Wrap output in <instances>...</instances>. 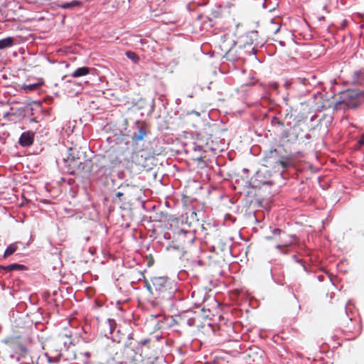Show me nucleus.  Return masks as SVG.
I'll return each instance as SVG.
<instances>
[{
	"label": "nucleus",
	"mask_w": 364,
	"mask_h": 364,
	"mask_svg": "<svg viewBox=\"0 0 364 364\" xmlns=\"http://www.w3.org/2000/svg\"><path fill=\"white\" fill-rule=\"evenodd\" d=\"M120 160L113 153L99 156L96 161L92 163L90 158L87 157L85 151L80 149L70 148V153L65 163L68 166V171L72 175L90 173L95 171L96 173H105L108 169L120 164Z\"/></svg>",
	"instance_id": "nucleus-1"
},
{
	"label": "nucleus",
	"mask_w": 364,
	"mask_h": 364,
	"mask_svg": "<svg viewBox=\"0 0 364 364\" xmlns=\"http://www.w3.org/2000/svg\"><path fill=\"white\" fill-rule=\"evenodd\" d=\"M43 85V81L42 80H40L39 82L33 84H29V85H23V89L26 92H32L34 90H36L39 87Z\"/></svg>",
	"instance_id": "nucleus-18"
},
{
	"label": "nucleus",
	"mask_w": 364,
	"mask_h": 364,
	"mask_svg": "<svg viewBox=\"0 0 364 364\" xmlns=\"http://www.w3.org/2000/svg\"><path fill=\"white\" fill-rule=\"evenodd\" d=\"M275 120L277 121V124H279V126H284V123L277 120V119H275Z\"/></svg>",
	"instance_id": "nucleus-29"
},
{
	"label": "nucleus",
	"mask_w": 364,
	"mask_h": 364,
	"mask_svg": "<svg viewBox=\"0 0 364 364\" xmlns=\"http://www.w3.org/2000/svg\"><path fill=\"white\" fill-rule=\"evenodd\" d=\"M352 83L354 85H364V72L360 70L354 72L352 76Z\"/></svg>",
	"instance_id": "nucleus-13"
},
{
	"label": "nucleus",
	"mask_w": 364,
	"mask_h": 364,
	"mask_svg": "<svg viewBox=\"0 0 364 364\" xmlns=\"http://www.w3.org/2000/svg\"><path fill=\"white\" fill-rule=\"evenodd\" d=\"M123 195H124V193H122V192H117V193H116V197H117V198H119V200H121V197H122V196H123Z\"/></svg>",
	"instance_id": "nucleus-26"
},
{
	"label": "nucleus",
	"mask_w": 364,
	"mask_h": 364,
	"mask_svg": "<svg viewBox=\"0 0 364 364\" xmlns=\"http://www.w3.org/2000/svg\"><path fill=\"white\" fill-rule=\"evenodd\" d=\"M139 344L141 347V354L144 353L148 358L156 356V350L159 348V339L157 337L141 339L139 341Z\"/></svg>",
	"instance_id": "nucleus-5"
},
{
	"label": "nucleus",
	"mask_w": 364,
	"mask_h": 364,
	"mask_svg": "<svg viewBox=\"0 0 364 364\" xmlns=\"http://www.w3.org/2000/svg\"><path fill=\"white\" fill-rule=\"evenodd\" d=\"M257 33V31H251L250 33H249V35L250 36V37H252L253 36H256Z\"/></svg>",
	"instance_id": "nucleus-28"
},
{
	"label": "nucleus",
	"mask_w": 364,
	"mask_h": 364,
	"mask_svg": "<svg viewBox=\"0 0 364 364\" xmlns=\"http://www.w3.org/2000/svg\"><path fill=\"white\" fill-rule=\"evenodd\" d=\"M0 269H2L6 272H12V271H22L26 270L27 268L23 264H11L7 266L0 265Z\"/></svg>",
	"instance_id": "nucleus-14"
},
{
	"label": "nucleus",
	"mask_w": 364,
	"mask_h": 364,
	"mask_svg": "<svg viewBox=\"0 0 364 364\" xmlns=\"http://www.w3.org/2000/svg\"><path fill=\"white\" fill-rule=\"evenodd\" d=\"M125 55L129 59L132 60L134 63H137L139 60V57L138 56V55L133 51H127Z\"/></svg>",
	"instance_id": "nucleus-19"
},
{
	"label": "nucleus",
	"mask_w": 364,
	"mask_h": 364,
	"mask_svg": "<svg viewBox=\"0 0 364 364\" xmlns=\"http://www.w3.org/2000/svg\"><path fill=\"white\" fill-rule=\"evenodd\" d=\"M138 130L133 134L132 140L139 141L143 140L145 136L150 132L149 128L144 122H136Z\"/></svg>",
	"instance_id": "nucleus-10"
},
{
	"label": "nucleus",
	"mask_w": 364,
	"mask_h": 364,
	"mask_svg": "<svg viewBox=\"0 0 364 364\" xmlns=\"http://www.w3.org/2000/svg\"><path fill=\"white\" fill-rule=\"evenodd\" d=\"M82 355L87 358H90L91 356V353L90 352L83 353Z\"/></svg>",
	"instance_id": "nucleus-27"
},
{
	"label": "nucleus",
	"mask_w": 364,
	"mask_h": 364,
	"mask_svg": "<svg viewBox=\"0 0 364 364\" xmlns=\"http://www.w3.org/2000/svg\"><path fill=\"white\" fill-rule=\"evenodd\" d=\"M14 38L13 37H7L0 40V50L13 46Z\"/></svg>",
	"instance_id": "nucleus-16"
},
{
	"label": "nucleus",
	"mask_w": 364,
	"mask_h": 364,
	"mask_svg": "<svg viewBox=\"0 0 364 364\" xmlns=\"http://www.w3.org/2000/svg\"><path fill=\"white\" fill-rule=\"evenodd\" d=\"M35 133L32 131L25 132L21 134L19 138V144L22 146H29L33 144Z\"/></svg>",
	"instance_id": "nucleus-11"
},
{
	"label": "nucleus",
	"mask_w": 364,
	"mask_h": 364,
	"mask_svg": "<svg viewBox=\"0 0 364 364\" xmlns=\"http://www.w3.org/2000/svg\"><path fill=\"white\" fill-rule=\"evenodd\" d=\"M2 11H3L2 8L0 7V14L1 15ZM3 21V17L2 18L0 17V21Z\"/></svg>",
	"instance_id": "nucleus-30"
},
{
	"label": "nucleus",
	"mask_w": 364,
	"mask_h": 364,
	"mask_svg": "<svg viewBox=\"0 0 364 364\" xmlns=\"http://www.w3.org/2000/svg\"><path fill=\"white\" fill-rule=\"evenodd\" d=\"M205 157V155H203V154H200L199 156H198L195 160L198 161H203V159Z\"/></svg>",
	"instance_id": "nucleus-23"
},
{
	"label": "nucleus",
	"mask_w": 364,
	"mask_h": 364,
	"mask_svg": "<svg viewBox=\"0 0 364 364\" xmlns=\"http://www.w3.org/2000/svg\"><path fill=\"white\" fill-rule=\"evenodd\" d=\"M92 68L88 67H81L76 69L70 76L73 77H80L88 75Z\"/></svg>",
	"instance_id": "nucleus-15"
},
{
	"label": "nucleus",
	"mask_w": 364,
	"mask_h": 364,
	"mask_svg": "<svg viewBox=\"0 0 364 364\" xmlns=\"http://www.w3.org/2000/svg\"><path fill=\"white\" fill-rule=\"evenodd\" d=\"M48 361L50 363H51V362L54 361V360H53V358L51 357L48 356Z\"/></svg>",
	"instance_id": "nucleus-32"
},
{
	"label": "nucleus",
	"mask_w": 364,
	"mask_h": 364,
	"mask_svg": "<svg viewBox=\"0 0 364 364\" xmlns=\"http://www.w3.org/2000/svg\"><path fill=\"white\" fill-rule=\"evenodd\" d=\"M216 47L220 50L222 55H226L229 60H235L233 54L237 52L241 47H236L234 41L225 34L220 35L215 40Z\"/></svg>",
	"instance_id": "nucleus-2"
},
{
	"label": "nucleus",
	"mask_w": 364,
	"mask_h": 364,
	"mask_svg": "<svg viewBox=\"0 0 364 364\" xmlns=\"http://www.w3.org/2000/svg\"><path fill=\"white\" fill-rule=\"evenodd\" d=\"M18 249V242L10 244L6 249L3 257L6 258L13 255Z\"/></svg>",
	"instance_id": "nucleus-17"
},
{
	"label": "nucleus",
	"mask_w": 364,
	"mask_h": 364,
	"mask_svg": "<svg viewBox=\"0 0 364 364\" xmlns=\"http://www.w3.org/2000/svg\"><path fill=\"white\" fill-rule=\"evenodd\" d=\"M343 102L348 108L355 109L364 103V92L347 91Z\"/></svg>",
	"instance_id": "nucleus-7"
},
{
	"label": "nucleus",
	"mask_w": 364,
	"mask_h": 364,
	"mask_svg": "<svg viewBox=\"0 0 364 364\" xmlns=\"http://www.w3.org/2000/svg\"><path fill=\"white\" fill-rule=\"evenodd\" d=\"M187 218L190 220V223H197L199 221V219L198 218V214L195 210L191 211Z\"/></svg>",
	"instance_id": "nucleus-20"
},
{
	"label": "nucleus",
	"mask_w": 364,
	"mask_h": 364,
	"mask_svg": "<svg viewBox=\"0 0 364 364\" xmlns=\"http://www.w3.org/2000/svg\"><path fill=\"white\" fill-rule=\"evenodd\" d=\"M131 168L135 165L138 168H146L148 166L147 158L144 156L142 151H134L131 156Z\"/></svg>",
	"instance_id": "nucleus-9"
},
{
	"label": "nucleus",
	"mask_w": 364,
	"mask_h": 364,
	"mask_svg": "<svg viewBox=\"0 0 364 364\" xmlns=\"http://www.w3.org/2000/svg\"><path fill=\"white\" fill-rule=\"evenodd\" d=\"M83 4L80 0H73L70 2L63 3L58 2L57 6L63 9H74L75 8H81Z\"/></svg>",
	"instance_id": "nucleus-12"
},
{
	"label": "nucleus",
	"mask_w": 364,
	"mask_h": 364,
	"mask_svg": "<svg viewBox=\"0 0 364 364\" xmlns=\"http://www.w3.org/2000/svg\"><path fill=\"white\" fill-rule=\"evenodd\" d=\"M247 43H248L247 42H246ZM250 45L253 43V41H252L250 43H249Z\"/></svg>",
	"instance_id": "nucleus-33"
},
{
	"label": "nucleus",
	"mask_w": 364,
	"mask_h": 364,
	"mask_svg": "<svg viewBox=\"0 0 364 364\" xmlns=\"http://www.w3.org/2000/svg\"><path fill=\"white\" fill-rule=\"evenodd\" d=\"M267 240H274L276 247L279 250L287 247L295 242V237L289 235L281 229L275 228L272 230V235L265 237Z\"/></svg>",
	"instance_id": "nucleus-3"
},
{
	"label": "nucleus",
	"mask_w": 364,
	"mask_h": 364,
	"mask_svg": "<svg viewBox=\"0 0 364 364\" xmlns=\"http://www.w3.org/2000/svg\"><path fill=\"white\" fill-rule=\"evenodd\" d=\"M154 258L151 256L150 258L147 260V266L151 267L154 264Z\"/></svg>",
	"instance_id": "nucleus-22"
},
{
	"label": "nucleus",
	"mask_w": 364,
	"mask_h": 364,
	"mask_svg": "<svg viewBox=\"0 0 364 364\" xmlns=\"http://www.w3.org/2000/svg\"><path fill=\"white\" fill-rule=\"evenodd\" d=\"M277 150H272L270 151L269 159H274L273 164L272 165L274 169H279V167L282 168L283 170L287 168L291 165V158L288 156H281L278 159H276Z\"/></svg>",
	"instance_id": "nucleus-8"
},
{
	"label": "nucleus",
	"mask_w": 364,
	"mask_h": 364,
	"mask_svg": "<svg viewBox=\"0 0 364 364\" xmlns=\"http://www.w3.org/2000/svg\"><path fill=\"white\" fill-rule=\"evenodd\" d=\"M20 336H11L6 337L2 342L10 348L14 353H19L22 356L28 354L27 348L21 343Z\"/></svg>",
	"instance_id": "nucleus-4"
},
{
	"label": "nucleus",
	"mask_w": 364,
	"mask_h": 364,
	"mask_svg": "<svg viewBox=\"0 0 364 364\" xmlns=\"http://www.w3.org/2000/svg\"><path fill=\"white\" fill-rule=\"evenodd\" d=\"M358 144L360 146H364V134L363 136H361L360 139L358 141Z\"/></svg>",
	"instance_id": "nucleus-24"
},
{
	"label": "nucleus",
	"mask_w": 364,
	"mask_h": 364,
	"mask_svg": "<svg viewBox=\"0 0 364 364\" xmlns=\"http://www.w3.org/2000/svg\"><path fill=\"white\" fill-rule=\"evenodd\" d=\"M154 282V296L156 298L160 297L166 293L171 294L172 291L170 287V282L167 277H159L151 279Z\"/></svg>",
	"instance_id": "nucleus-6"
},
{
	"label": "nucleus",
	"mask_w": 364,
	"mask_h": 364,
	"mask_svg": "<svg viewBox=\"0 0 364 364\" xmlns=\"http://www.w3.org/2000/svg\"><path fill=\"white\" fill-rule=\"evenodd\" d=\"M61 355L60 353L58 350H56V356L60 357Z\"/></svg>",
	"instance_id": "nucleus-31"
},
{
	"label": "nucleus",
	"mask_w": 364,
	"mask_h": 364,
	"mask_svg": "<svg viewBox=\"0 0 364 364\" xmlns=\"http://www.w3.org/2000/svg\"><path fill=\"white\" fill-rule=\"evenodd\" d=\"M145 287L146 289L152 294L154 295V282H151V284H150L148 281L145 282Z\"/></svg>",
	"instance_id": "nucleus-21"
},
{
	"label": "nucleus",
	"mask_w": 364,
	"mask_h": 364,
	"mask_svg": "<svg viewBox=\"0 0 364 364\" xmlns=\"http://www.w3.org/2000/svg\"><path fill=\"white\" fill-rule=\"evenodd\" d=\"M193 150H194L195 151H200H200H202V146H200V145L195 146L193 147Z\"/></svg>",
	"instance_id": "nucleus-25"
}]
</instances>
